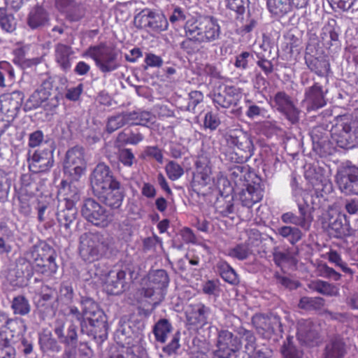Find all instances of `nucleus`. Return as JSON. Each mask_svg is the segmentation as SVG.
Segmentation results:
<instances>
[{"mask_svg":"<svg viewBox=\"0 0 358 358\" xmlns=\"http://www.w3.org/2000/svg\"><path fill=\"white\" fill-rule=\"evenodd\" d=\"M335 123L330 130L331 141L327 132L322 127H314L310 135L313 149L320 157L331 155L334 152L333 143L343 149H351L358 145V128L353 127L352 119L347 115L334 117Z\"/></svg>","mask_w":358,"mask_h":358,"instance_id":"obj_1","label":"nucleus"},{"mask_svg":"<svg viewBox=\"0 0 358 358\" xmlns=\"http://www.w3.org/2000/svg\"><path fill=\"white\" fill-rule=\"evenodd\" d=\"M224 139L232 150L224 154L225 160L235 164H244L253 155L255 146L251 136L242 129H233L226 133Z\"/></svg>","mask_w":358,"mask_h":358,"instance_id":"obj_2","label":"nucleus"},{"mask_svg":"<svg viewBox=\"0 0 358 358\" xmlns=\"http://www.w3.org/2000/svg\"><path fill=\"white\" fill-rule=\"evenodd\" d=\"M186 37H191L197 43H211L220 38L221 30L217 20L213 16L188 20L184 26Z\"/></svg>","mask_w":358,"mask_h":358,"instance_id":"obj_3","label":"nucleus"},{"mask_svg":"<svg viewBox=\"0 0 358 358\" xmlns=\"http://www.w3.org/2000/svg\"><path fill=\"white\" fill-rule=\"evenodd\" d=\"M112 245V238L101 232H86L79 238V254L86 262H93L104 256Z\"/></svg>","mask_w":358,"mask_h":358,"instance_id":"obj_4","label":"nucleus"},{"mask_svg":"<svg viewBox=\"0 0 358 358\" xmlns=\"http://www.w3.org/2000/svg\"><path fill=\"white\" fill-rule=\"evenodd\" d=\"M85 54L92 58L98 69L103 73H108L120 66L119 51L106 43L90 46Z\"/></svg>","mask_w":358,"mask_h":358,"instance_id":"obj_5","label":"nucleus"},{"mask_svg":"<svg viewBox=\"0 0 358 358\" xmlns=\"http://www.w3.org/2000/svg\"><path fill=\"white\" fill-rule=\"evenodd\" d=\"M55 143L52 138H46L42 147L36 150L32 155L28 152L27 161L30 171L34 173L49 171L54 165L53 153Z\"/></svg>","mask_w":358,"mask_h":358,"instance_id":"obj_6","label":"nucleus"},{"mask_svg":"<svg viewBox=\"0 0 358 358\" xmlns=\"http://www.w3.org/2000/svg\"><path fill=\"white\" fill-rule=\"evenodd\" d=\"M318 47L317 36L315 34H310L305 51V63L310 71L324 77L330 71V64L326 57L319 52Z\"/></svg>","mask_w":358,"mask_h":358,"instance_id":"obj_7","label":"nucleus"},{"mask_svg":"<svg viewBox=\"0 0 358 358\" xmlns=\"http://www.w3.org/2000/svg\"><path fill=\"white\" fill-rule=\"evenodd\" d=\"M335 180L345 195H358V166L352 162L345 161L338 166Z\"/></svg>","mask_w":358,"mask_h":358,"instance_id":"obj_8","label":"nucleus"},{"mask_svg":"<svg viewBox=\"0 0 358 358\" xmlns=\"http://www.w3.org/2000/svg\"><path fill=\"white\" fill-rule=\"evenodd\" d=\"M242 348L241 338L234 336L227 329L218 331L213 350L215 358H231Z\"/></svg>","mask_w":358,"mask_h":358,"instance_id":"obj_9","label":"nucleus"},{"mask_svg":"<svg viewBox=\"0 0 358 358\" xmlns=\"http://www.w3.org/2000/svg\"><path fill=\"white\" fill-rule=\"evenodd\" d=\"M82 216L94 226L106 227L110 222L108 211L95 199H85L81 206Z\"/></svg>","mask_w":358,"mask_h":358,"instance_id":"obj_10","label":"nucleus"},{"mask_svg":"<svg viewBox=\"0 0 358 358\" xmlns=\"http://www.w3.org/2000/svg\"><path fill=\"white\" fill-rule=\"evenodd\" d=\"M311 184L313 190L304 193L303 199L313 212L320 208L321 199H324L332 192L333 185L331 182L322 175L312 178Z\"/></svg>","mask_w":358,"mask_h":358,"instance_id":"obj_11","label":"nucleus"},{"mask_svg":"<svg viewBox=\"0 0 358 358\" xmlns=\"http://www.w3.org/2000/svg\"><path fill=\"white\" fill-rule=\"evenodd\" d=\"M86 162L84 159V150L82 147L74 146L69 149L65 155L64 171L65 174L73 180H78L85 173Z\"/></svg>","mask_w":358,"mask_h":358,"instance_id":"obj_12","label":"nucleus"},{"mask_svg":"<svg viewBox=\"0 0 358 358\" xmlns=\"http://www.w3.org/2000/svg\"><path fill=\"white\" fill-rule=\"evenodd\" d=\"M271 106L291 124H296L299 122L301 111L294 105L292 97L286 92H278L271 99Z\"/></svg>","mask_w":358,"mask_h":358,"instance_id":"obj_13","label":"nucleus"},{"mask_svg":"<svg viewBox=\"0 0 358 358\" xmlns=\"http://www.w3.org/2000/svg\"><path fill=\"white\" fill-rule=\"evenodd\" d=\"M90 180L94 194L120 182L113 176L110 168L103 162L96 164L90 176Z\"/></svg>","mask_w":358,"mask_h":358,"instance_id":"obj_14","label":"nucleus"},{"mask_svg":"<svg viewBox=\"0 0 358 358\" xmlns=\"http://www.w3.org/2000/svg\"><path fill=\"white\" fill-rule=\"evenodd\" d=\"M80 333L92 336L97 343H103L108 337V324L105 313L88 317L80 328Z\"/></svg>","mask_w":358,"mask_h":358,"instance_id":"obj_15","label":"nucleus"},{"mask_svg":"<svg viewBox=\"0 0 358 358\" xmlns=\"http://www.w3.org/2000/svg\"><path fill=\"white\" fill-rule=\"evenodd\" d=\"M53 332L59 342L63 345H73L78 342V325L73 320L66 322L57 319L53 324Z\"/></svg>","mask_w":358,"mask_h":358,"instance_id":"obj_16","label":"nucleus"},{"mask_svg":"<svg viewBox=\"0 0 358 358\" xmlns=\"http://www.w3.org/2000/svg\"><path fill=\"white\" fill-rule=\"evenodd\" d=\"M297 339L309 348L318 346L322 343L317 326L310 320H302L298 323Z\"/></svg>","mask_w":358,"mask_h":358,"instance_id":"obj_17","label":"nucleus"},{"mask_svg":"<svg viewBox=\"0 0 358 358\" xmlns=\"http://www.w3.org/2000/svg\"><path fill=\"white\" fill-rule=\"evenodd\" d=\"M187 322L189 326L203 328L210 323L211 308L203 303L190 304L185 311Z\"/></svg>","mask_w":358,"mask_h":358,"instance_id":"obj_18","label":"nucleus"},{"mask_svg":"<svg viewBox=\"0 0 358 358\" xmlns=\"http://www.w3.org/2000/svg\"><path fill=\"white\" fill-rule=\"evenodd\" d=\"M78 217V209L74 206H66L60 203L57 205L56 217L60 231L66 236H70L73 228L76 227V219Z\"/></svg>","mask_w":358,"mask_h":358,"instance_id":"obj_19","label":"nucleus"},{"mask_svg":"<svg viewBox=\"0 0 358 358\" xmlns=\"http://www.w3.org/2000/svg\"><path fill=\"white\" fill-rule=\"evenodd\" d=\"M252 179V184L248 182L245 184V188H243L238 193L239 200L243 207L250 208L252 206L260 201L263 197V187L261 185V178L255 175Z\"/></svg>","mask_w":358,"mask_h":358,"instance_id":"obj_20","label":"nucleus"},{"mask_svg":"<svg viewBox=\"0 0 358 358\" xmlns=\"http://www.w3.org/2000/svg\"><path fill=\"white\" fill-rule=\"evenodd\" d=\"M94 195L111 209H119L125 196V189L119 182Z\"/></svg>","mask_w":358,"mask_h":358,"instance_id":"obj_21","label":"nucleus"},{"mask_svg":"<svg viewBox=\"0 0 358 358\" xmlns=\"http://www.w3.org/2000/svg\"><path fill=\"white\" fill-rule=\"evenodd\" d=\"M24 95L21 91H14L9 94L0 96V110L7 116L8 118L13 120L17 115Z\"/></svg>","mask_w":358,"mask_h":358,"instance_id":"obj_22","label":"nucleus"},{"mask_svg":"<svg viewBox=\"0 0 358 358\" xmlns=\"http://www.w3.org/2000/svg\"><path fill=\"white\" fill-rule=\"evenodd\" d=\"M327 90L319 82H314L313 85L306 88L303 100L307 111L316 110L326 105L325 94Z\"/></svg>","mask_w":358,"mask_h":358,"instance_id":"obj_23","label":"nucleus"},{"mask_svg":"<svg viewBox=\"0 0 358 358\" xmlns=\"http://www.w3.org/2000/svg\"><path fill=\"white\" fill-rule=\"evenodd\" d=\"M240 94L234 86L220 85L214 92L213 101L218 106L229 108L236 106L239 101Z\"/></svg>","mask_w":358,"mask_h":358,"instance_id":"obj_24","label":"nucleus"},{"mask_svg":"<svg viewBox=\"0 0 358 358\" xmlns=\"http://www.w3.org/2000/svg\"><path fill=\"white\" fill-rule=\"evenodd\" d=\"M27 331L24 321L19 317L10 318L3 331H0V340L4 343L15 344Z\"/></svg>","mask_w":358,"mask_h":358,"instance_id":"obj_25","label":"nucleus"},{"mask_svg":"<svg viewBox=\"0 0 358 358\" xmlns=\"http://www.w3.org/2000/svg\"><path fill=\"white\" fill-rule=\"evenodd\" d=\"M134 273V269L131 266H124L117 271L115 275L110 278L106 283L108 294L119 295L129 289V285L126 280V275L128 273L132 278Z\"/></svg>","mask_w":358,"mask_h":358,"instance_id":"obj_26","label":"nucleus"},{"mask_svg":"<svg viewBox=\"0 0 358 358\" xmlns=\"http://www.w3.org/2000/svg\"><path fill=\"white\" fill-rule=\"evenodd\" d=\"M341 27L337 21L334 18H329L322 29L320 37L323 45L334 50L341 45L340 34Z\"/></svg>","mask_w":358,"mask_h":358,"instance_id":"obj_27","label":"nucleus"},{"mask_svg":"<svg viewBox=\"0 0 358 358\" xmlns=\"http://www.w3.org/2000/svg\"><path fill=\"white\" fill-rule=\"evenodd\" d=\"M326 230L332 238H342L350 235V225L346 215L341 213L331 215L328 220Z\"/></svg>","mask_w":358,"mask_h":358,"instance_id":"obj_28","label":"nucleus"},{"mask_svg":"<svg viewBox=\"0 0 358 358\" xmlns=\"http://www.w3.org/2000/svg\"><path fill=\"white\" fill-rule=\"evenodd\" d=\"M255 237H249L245 242L237 244L228 252L229 256L232 258L243 261L254 255L253 248L258 245L259 241L257 236L259 234H253Z\"/></svg>","mask_w":358,"mask_h":358,"instance_id":"obj_29","label":"nucleus"},{"mask_svg":"<svg viewBox=\"0 0 358 358\" xmlns=\"http://www.w3.org/2000/svg\"><path fill=\"white\" fill-rule=\"evenodd\" d=\"M220 196L217 198L215 203V208L222 217H228L235 212L234 204L233 188L228 185L223 190H219Z\"/></svg>","mask_w":358,"mask_h":358,"instance_id":"obj_30","label":"nucleus"},{"mask_svg":"<svg viewBox=\"0 0 358 358\" xmlns=\"http://www.w3.org/2000/svg\"><path fill=\"white\" fill-rule=\"evenodd\" d=\"M57 199L58 204L76 206L80 199V190L73 182L62 180L58 191Z\"/></svg>","mask_w":358,"mask_h":358,"instance_id":"obj_31","label":"nucleus"},{"mask_svg":"<svg viewBox=\"0 0 358 358\" xmlns=\"http://www.w3.org/2000/svg\"><path fill=\"white\" fill-rule=\"evenodd\" d=\"M38 306L43 308L47 313L55 314L58 308V296L55 289L48 286L42 287Z\"/></svg>","mask_w":358,"mask_h":358,"instance_id":"obj_32","label":"nucleus"},{"mask_svg":"<svg viewBox=\"0 0 358 358\" xmlns=\"http://www.w3.org/2000/svg\"><path fill=\"white\" fill-rule=\"evenodd\" d=\"M55 6L59 12L68 13L71 21H78L85 15L84 10L78 4L77 0H54Z\"/></svg>","mask_w":358,"mask_h":358,"instance_id":"obj_33","label":"nucleus"},{"mask_svg":"<svg viewBox=\"0 0 358 358\" xmlns=\"http://www.w3.org/2000/svg\"><path fill=\"white\" fill-rule=\"evenodd\" d=\"M49 13L42 6L36 5L27 17V24L32 29L45 27L48 24Z\"/></svg>","mask_w":358,"mask_h":358,"instance_id":"obj_34","label":"nucleus"},{"mask_svg":"<svg viewBox=\"0 0 358 358\" xmlns=\"http://www.w3.org/2000/svg\"><path fill=\"white\" fill-rule=\"evenodd\" d=\"M347 353L346 345L343 339L336 336L327 343L323 358H344Z\"/></svg>","mask_w":358,"mask_h":358,"instance_id":"obj_35","label":"nucleus"},{"mask_svg":"<svg viewBox=\"0 0 358 358\" xmlns=\"http://www.w3.org/2000/svg\"><path fill=\"white\" fill-rule=\"evenodd\" d=\"M73 51L66 45L58 43L55 46V61L60 69L64 71H69L71 68V58Z\"/></svg>","mask_w":358,"mask_h":358,"instance_id":"obj_36","label":"nucleus"},{"mask_svg":"<svg viewBox=\"0 0 358 358\" xmlns=\"http://www.w3.org/2000/svg\"><path fill=\"white\" fill-rule=\"evenodd\" d=\"M128 124L148 127L152 124L155 116L149 111L138 109L131 112H126Z\"/></svg>","mask_w":358,"mask_h":358,"instance_id":"obj_37","label":"nucleus"},{"mask_svg":"<svg viewBox=\"0 0 358 358\" xmlns=\"http://www.w3.org/2000/svg\"><path fill=\"white\" fill-rule=\"evenodd\" d=\"M40 349L43 353L54 356L62 351L61 343L51 334H43L39 338Z\"/></svg>","mask_w":358,"mask_h":358,"instance_id":"obj_38","label":"nucleus"},{"mask_svg":"<svg viewBox=\"0 0 358 358\" xmlns=\"http://www.w3.org/2000/svg\"><path fill=\"white\" fill-rule=\"evenodd\" d=\"M169 276L164 269H157L149 273L150 285L155 287L157 290L166 289L169 284Z\"/></svg>","mask_w":358,"mask_h":358,"instance_id":"obj_39","label":"nucleus"},{"mask_svg":"<svg viewBox=\"0 0 358 358\" xmlns=\"http://www.w3.org/2000/svg\"><path fill=\"white\" fill-rule=\"evenodd\" d=\"M269 12L275 16L282 17L292 10L290 0H266Z\"/></svg>","mask_w":358,"mask_h":358,"instance_id":"obj_40","label":"nucleus"},{"mask_svg":"<svg viewBox=\"0 0 358 358\" xmlns=\"http://www.w3.org/2000/svg\"><path fill=\"white\" fill-rule=\"evenodd\" d=\"M82 310L86 320L88 317L94 318L96 315L103 314V311L99 308L98 303L92 298L83 296L80 300Z\"/></svg>","mask_w":358,"mask_h":358,"instance_id":"obj_41","label":"nucleus"},{"mask_svg":"<svg viewBox=\"0 0 358 358\" xmlns=\"http://www.w3.org/2000/svg\"><path fill=\"white\" fill-rule=\"evenodd\" d=\"M173 330L171 322L165 318L159 320L153 327V334L157 341L164 343L167 335Z\"/></svg>","mask_w":358,"mask_h":358,"instance_id":"obj_42","label":"nucleus"},{"mask_svg":"<svg viewBox=\"0 0 358 358\" xmlns=\"http://www.w3.org/2000/svg\"><path fill=\"white\" fill-rule=\"evenodd\" d=\"M217 271L221 278L231 285H237L239 282L238 275L235 270L224 261L217 264Z\"/></svg>","mask_w":358,"mask_h":358,"instance_id":"obj_43","label":"nucleus"},{"mask_svg":"<svg viewBox=\"0 0 358 358\" xmlns=\"http://www.w3.org/2000/svg\"><path fill=\"white\" fill-rule=\"evenodd\" d=\"M282 358H303V352L294 344L293 337L288 336L280 348Z\"/></svg>","mask_w":358,"mask_h":358,"instance_id":"obj_44","label":"nucleus"},{"mask_svg":"<svg viewBox=\"0 0 358 358\" xmlns=\"http://www.w3.org/2000/svg\"><path fill=\"white\" fill-rule=\"evenodd\" d=\"M238 334L245 342V352L250 356L252 355L253 358H255L256 352L258 351L259 350L256 349L257 339L253 331L251 330H248L245 327L239 328Z\"/></svg>","mask_w":358,"mask_h":358,"instance_id":"obj_45","label":"nucleus"},{"mask_svg":"<svg viewBox=\"0 0 358 358\" xmlns=\"http://www.w3.org/2000/svg\"><path fill=\"white\" fill-rule=\"evenodd\" d=\"M116 334L120 342L127 345H134L133 341L137 337V333L132 329L130 322H124L120 325Z\"/></svg>","mask_w":358,"mask_h":358,"instance_id":"obj_46","label":"nucleus"},{"mask_svg":"<svg viewBox=\"0 0 358 358\" xmlns=\"http://www.w3.org/2000/svg\"><path fill=\"white\" fill-rule=\"evenodd\" d=\"M276 233L287 238L292 245L299 242L303 237L302 231L296 227L282 226L277 229Z\"/></svg>","mask_w":358,"mask_h":358,"instance_id":"obj_47","label":"nucleus"},{"mask_svg":"<svg viewBox=\"0 0 358 358\" xmlns=\"http://www.w3.org/2000/svg\"><path fill=\"white\" fill-rule=\"evenodd\" d=\"M65 78H60L57 76H48L45 78L38 88L40 92L46 95H52L53 92H59V87L57 85V82H60L64 85L66 83Z\"/></svg>","mask_w":358,"mask_h":358,"instance_id":"obj_48","label":"nucleus"},{"mask_svg":"<svg viewBox=\"0 0 358 358\" xmlns=\"http://www.w3.org/2000/svg\"><path fill=\"white\" fill-rule=\"evenodd\" d=\"M125 124H128L126 112L119 113L108 117L106 131L112 134Z\"/></svg>","mask_w":358,"mask_h":358,"instance_id":"obj_49","label":"nucleus"},{"mask_svg":"<svg viewBox=\"0 0 358 358\" xmlns=\"http://www.w3.org/2000/svg\"><path fill=\"white\" fill-rule=\"evenodd\" d=\"M32 269L46 276H50L55 273L57 265L55 262V257L52 259L38 260V264L32 266Z\"/></svg>","mask_w":358,"mask_h":358,"instance_id":"obj_50","label":"nucleus"},{"mask_svg":"<svg viewBox=\"0 0 358 358\" xmlns=\"http://www.w3.org/2000/svg\"><path fill=\"white\" fill-rule=\"evenodd\" d=\"M251 322L259 334L264 337L269 336L268 313L255 314L252 316Z\"/></svg>","mask_w":358,"mask_h":358,"instance_id":"obj_51","label":"nucleus"},{"mask_svg":"<svg viewBox=\"0 0 358 358\" xmlns=\"http://www.w3.org/2000/svg\"><path fill=\"white\" fill-rule=\"evenodd\" d=\"M11 308L14 314L20 315H26L31 311L29 301L23 295H18L13 298Z\"/></svg>","mask_w":358,"mask_h":358,"instance_id":"obj_52","label":"nucleus"},{"mask_svg":"<svg viewBox=\"0 0 358 358\" xmlns=\"http://www.w3.org/2000/svg\"><path fill=\"white\" fill-rule=\"evenodd\" d=\"M169 22L166 16L152 10L149 29L155 32H161L168 29Z\"/></svg>","mask_w":358,"mask_h":358,"instance_id":"obj_53","label":"nucleus"},{"mask_svg":"<svg viewBox=\"0 0 358 358\" xmlns=\"http://www.w3.org/2000/svg\"><path fill=\"white\" fill-rule=\"evenodd\" d=\"M0 27L7 33H12L16 29L14 15L8 13L6 8L3 7H0Z\"/></svg>","mask_w":358,"mask_h":358,"instance_id":"obj_54","label":"nucleus"},{"mask_svg":"<svg viewBox=\"0 0 358 358\" xmlns=\"http://www.w3.org/2000/svg\"><path fill=\"white\" fill-rule=\"evenodd\" d=\"M55 257V251L50 247L47 248L36 247L30 252V261L33 262V265L38 264L39 259H52Z\"/></svg>","mask_w":358,"mask_h":358,"instance_id":"obj_55","label":"nucleus"},{"mask_svg":"<svg viewBox=\"0 0 358 358\" xmlns=\"http://www.w3.org/2000/svg\"><path fill=\"white\" fill-rule=\"evenodd\" d=\"M269 336L275 335L282 337L283 326L281 321V316L275 312L268 313Z\"/></svg>","mask_w":358,"mask_h":358,"instance_id":"obj_56","label":"nucleus"},{"mask_svg":"<svg viewBox=\"0 0 358 358\" xmlns=\"http://www.w3.org/2000/svg\"><path fill=\"white\" fill-rule=\"evenodd\" d=\"M309 287L312 290L325 296H334L336 293L334 285L321 280L312 281L309 285Z\"/></svg>","mask_w":358,"mask_h":358,"instance_id":"obj_57","label":"nucleus"},{"mask_svg":"<svg viewBox=\"0 0 358 358\" xmlns=\"http://www.w3.org/2000/svg\"><path fill=\"white\" fill-rule=\"evenodd\" d=\"M324 305V299L322 297H301L299 307L306 310H320Z\"/></svg>","mask_w":358,"mask_h":358,"instance_id":"obj_58","label":"nucleus"},{"mask_svg":"<svg viewBox=\"0 0 358 358\" xmlns=\"http://www.w3.org/2000/svg\"><path fill=\"white\" fill-rule=\"evenodd\" d=\"M249 166L244 164L233 165L228 169L229 176L236 183L246 180V175L249 173Z\"/></svg>","mask_w":358,"mask_h":358,"instance_id":"obj_59","label":"nucleus"},{"mask_svg":"<svg viewBox=\"0 0 358 358\" xmlns=\"http://www.w3.org/2000/svg\"><path fill=\"white\" fill-rule=\"evenodd\" d=\"M329 262L339 267L344 273L352 276L354 271L348 266L347 264L342 259L341 255L336 250H331L327 253Z\"/></svg>","mask_w":358,"mask_h":358,"instance_id":"obj_60","label":"nucleus"},{"mask_svg":"<svg viewBox=\"0 0 358 358\" xmlns=\"http://www.w3.org/2000/svg\"><path fill=\"white\" fill-rule=\"evenodd\" d=\"M47 99L45 94L40 92L39 89L35 90L27 101L24 108L25 110H33L39 107H43L44 99Z\"/></svg>","mask_w":358,"mask_h":358,"instance_id":"obj_61","label":"nucleus"},{"mask_svg":"<svg viewBox=\"0 0 358 358\" xmlns=\"http://www.w3.org/2000/svg\"><path fill=\"white\" fill-rule=\"evenodd\" d=\"M32 270L30 261H27L24 259H19L15 266L16 277L29 279L32 276Z\"/></svg>","mask_w":358,"mask_h":358,"instance_id":"obj_62","label":"nucleus"},{"mask_svg":"<svg viewBox=\"0 0 358 358\" xmlns=\"http://www.w3.org/2000/svg\"><path fill=\"white\" fill-rule=\"evenodd\" d=\"M151 12L152 10L145 8L135 15L134 23L137 29H149Z\"/></svg>","mask_w":358,"mask_h":358,"instance_id":"obj_63","label":"nucleus"},{"mask_svg":"<svg viewBox=\"0 0 358 358\" xmlns=\"http://www.w3.org/2000/svg\"><path fill=\"white\" fill-rule=\"evenodd\" d=\"M331 5L348 13L358 11V0H328Z\"/></svg>","mask_w":358,"mask_h":358,"instance_id":"obj_64","label":"nucleus"}]
</instances>
